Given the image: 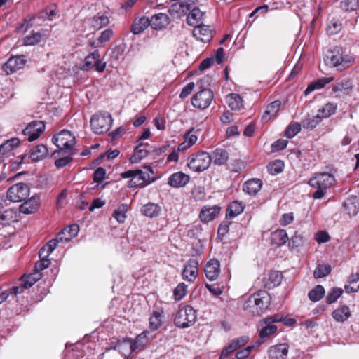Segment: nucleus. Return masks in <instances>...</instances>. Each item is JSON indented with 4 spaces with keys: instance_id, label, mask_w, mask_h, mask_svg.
Returning <instances> with one entry per match:
<instances>
[{
    "instance_id": "obj_62",
    "label": "nucleus",
    "mask_w": 359,
    "mask_h": 359,
    "mask_svg": "<svg viewBox=\"0 0 359 359\" xmlns=\"http://www.w3.org/2000/svg\"><path fill=\"white\" fill-rule=\"evenodd\" d=\"M231 224V222L224 221L222 222L217 229V233L219 236H224L227 234L229 231V226Z\"/></svg>"
},
{
    "instance_id": "obj_8",
    "label": "nucleus",
    "mask_w": 359,
    "mask_h": 359,
    "mask_svg": "<svg viewBox=\"0 0 359 359\" xmlns=\"http://www.w3.org/2000/svg\"><path fill=\"white\" fill-rule=\"evenodd\" d=\"M90 123L94 133L103 134L111 127L112 117L108 112L99 113L92 116Z\"/></svg>"
},
{
    "instance_id": "obj_21",
    "label": "nucleus",
    "mask_w": 359,
    "mask_h": 359,
    "mask_svg": "<svg viewBox=\"0 0 359 359\" xmlns=\"http://www.w3.org/2000/svg\"><path fill=\"white\" fill-rule=\"evenodd\" d=\"M262 181L257 178H252L243 184V190L250 196H255L262 187Z\"/></svg>"
},
{
    "instance_id": "obj_20",
    "label": "nucleus",
    "mask_w": 359,
    "mask_h": 359,
    "mask_svg": "<svg viewBox=\"0 0 359 359\" xmlns=\"http://www.w3.org/2000/svg\"><path fill=\"white\" fill-rule=\"evenodd\" d=\"M170 22V18L167 14L159 13L151 18L150 26L154 29L161 30L165 28Z\"/></svg>"
},
{
    "instance_id": "obj_45",
    "label": "nucleus",
    "mask_w": 359,
    "mask_h": 359,
    "mask_svg": "<svg viewBox=\"0 0 359 359\" xmlns=\"http://www.w3.org/2000/svg\"><path fill=\"white\" fill-rule=\"evenodd\" d=\"M348 293L356 292L359 290V273H352L348 280V284L344 287Z\"/></svg>"
},
{
    "instance_id": "obj_46",
    "label": "nucleus",
    "mask_w": 359,
    "mask_h": 359,
    "mask_svg": "<svg viewBox=\"0 0 359 359\" xmlns=\"http://www.w3.org/2000/svg\"><path fill=\"white\" fill-rule=\"evenodd\" d=\"M42 277L41 273L34 271L29 275H24L21 277L20 281L24 284L27 289L31 287L36 282L40 280Z\"/></svg>"
},
{
    "instance_id": "obj_5",
    "label": "nucleus",
    "mask_w": 359,
    "mask_h": 359,
    "mask_svg": "<svg viewBox=\"0 0 359 359\" xmlns=\"http://www.w3.org/2000/svg\"><path fill=\"white\" fill-rule=\"evenodd\" d=\"M197 311L191 306L185 305L177 313L174 323L180 328H187L194 325L197 320Z\"/></svg>"
},
{
    "instance_id": "obj_43",
    "label": "nucleus",
    "mask_w": 359,
    "mask_h": 359,
    "mask_svg": "<svg viewBox=\"0 0 359 359\" xmlns=\"http://www.w3.org/2000/svg\"><path fill=\"white\" fill-rule=\"evenodd\" d=\"M61 242L58 239V234L56 238L48 241V243L43 245L39 252V256L49 257L53 250L57 247L58 243Z\"/></svg>"
},
{
    "instance_id": "obj_38",
    "label": "nucleus",
    "mask_w": 359,
    "mask_h": 359,
    "mask_svg": "<svg viewBox=\"0 0 359 359\" xmlns=\"http://www.w3.org/2000/svg\"><path fill=\"white\" fill-rule=\"evenodd\" d=\"M226 102L232 110H240L243 107L242 97L236 93L226 95Z\"/></svg>"
},
{
    "instance_id": "obj_11",
    "label": "nucleus",
    "mask_w": 359,
    "mask_h": 359,
    "mask_svg": "<svg viewBox=\"0 0 359 359\" xmlns=\"http://www.w3.org/2000/svg\"><path fill=\"white\" fill-rule=\"evenodd\" d=\"M144 339V337L138 335L135 340L130 339H124L116 345V348L126 358H128L132 353L137 349L140 348L142 344H138L140 339Z\"/></svg>"
},
{
    "instance_id": "obj_29",
    "label": "nucleus",
    "mask_w": 359,
    "mask_h": 359,
    "mask_svg": "<svg viewBox=\"0 0 359 359\" xmlns=\"http://www.w3.org/2000/svg\"><path fill=\"white\" fill-rule=\"evenodd\" d=\"M149 145L148 144L139 143L134 149V152L131 156L130 161L134 163L140 161L144 158L149 154L147 147Z\"/></svg>"
},
{
    "instance_id": "obj_54",
    "label": "nucleus",
    "mask_w": 359,
    "mask_h": 359,
    "mask_svg": "<svg viewBox=\"0 0 359 359\" xmlns=\"http://www.w3.org/2000/svg\"><path fill=\"white\" fill-rule=\"evenodd\" d=\"M342 25L334 19L328 21L326 32L328 35L337 34L341 29Z\"/></svg>"
},
{
    "instance_id": "obj_14",
    "label": "nucleus",
    "mask_w": 359,
    "mask_h": 359,
    "mask_svg": "<svg viewBox=\"0 0 359 359\" xmlns=\"http://www.w3.org/2000/svg\"><path fill=\"white\" fill-rule=\"evenodd\" d=\"M198 272V261L195 258L190 259L184 265V268L182 271L183 278L189 282H193L197 278Z\"/></svg>"
},
{
    "instance_id": "obj_48",
    "label": "nucleus",
    "mask_w": 359,
    "mask_h": 359,
    "mask_svg": "<svg viewBox=\"0 0 359 359\" xmlns=\"http://www.w3.org/2000/svg\"><path fill=\"white\" fill-rule=\"evenodd\" d=\"M321 117L317 114L316 116H307L302 121V126L304 128L313 130L322 121Z\"/></svg>"
},
{
    "instance_id": "obj_22",
    "label": "nucleus",
    "mask_w": 359,
    "mask_h": 359,
    "mask_svg": "<svg viewBox=\"0 0 359 359\" xmlns=\"http://www.w3.org/2000/svg\"><path fill=\"white\" fill-rule=\"evenodd\" d=\"M204 15V12H202L198 8H194L188 14L187 22L189 25L194 27L203 25Z\"/></svg>"
},
{
    "instance_id": "obj_50",
    "label": "nucleus",
    "mask_w": 359,
    "mask_h": 359,
    "mask_svg": "<svg viewBox=\"0 0 359 359\" xmlns=\"http://www.w3.org/2000/svg\"><path fill=\"white\" fill-rule=\"evenodd\" d=\"M284 165L283 161L276 160L268 164L267 170L271 175H276L283 172Z\"/></svg>"
},
{
    "instance_id": "obj_31",
    "label": "nucleus",
    "mask_w": 359,
    "mask_h": 359,
    "mask_svg": "<svg viewBox=\"0 0 359 359\" xmlns=\"http://www.w3.org/2000/svg\"><path fill=\"white\" fill-rule=\"evenodd\" d=\"M210 158H212V162L214 164L217 165H223L226 164L229 160V154L228 152L221 148L216 149L210 155Z\"/></svg>"
},
{
    "instance_id": "obj_6",
    "label": "nucleus",
    "mask_w": 359,
    "mask_h": 359,
    "mask_svg": "<svg viewBox=\"0 0 359 359\" xmlns=\"http://www.w3.org/2000/svg\"><path fill=\"white\" fill-rule=\"evenodd\" d=\"M212 163V158L206 151L191 154L187 158V166L194 172H201L207 170Z\"/></svg>"
},
{
    "instance_id": "obj_59",
    "label": "nucleus",
    "mask_w": 359,
    "mask_h": 359,
    "mask_svg": "<svg viewBox=\"0 0 359 359\" xmlns=\"http://www.w3.org/2000/svg\"><path fill=\"white\" fill-rule=\"evenodd\" d=\"M39 257L40 260L35 263L34 271L41 273V271L49 266L50 261L48 259V257L39 256Z\"/></svg>"
},
{
    "instance_id": "obj_56",
    "label": "nucleus",
    "mask_w": 359,
    "mask_h": 359,
    "mask_svg": "<svg viewBox=\"0 0 359 359\" xmlns=\"http://www.w3.org/2000/svg\"><path fill=\"white\" fill-rule=\"evenodd\" d=\"M301 130V124L298 123H290L285 130V136L292 138Z\"/></svg>"
},
{
    "instance_id": "obj_9",
    "label": "nucleus",
    "mask_w": 359,
    "mask_h": 359,
    "mask_svg": "<svg viewBox=\"0 0 359 359\" xmlns=\"http://www.w3.org/2000/svg\"><path fill=\"white\" fill-rule=\"evenodd\" d=\"M29 186L23 182L17 183L11 186L7 191L8 199L13 203L22 202L29 195Z\"/></svg>"
},
{
    "instance_id": "obj_63",
    "label": "nucleus",
    "mask_w": 359,
    "mask_h": 359,
    "mask_svg": "<svg viewBox=\"0 0 359 359\" xmlns=\"http://www.w3.org/2000/svg\"><path fill=\"white\" fill-rule=\"evenodd\" d=\"M294 221V215L292 212L285 213L282 215L279 219V223L281 226H287L290 224Z\"/></svg>"
},
{
    "instance_id": "obj_61",
    "label": "nucleus",
    "mask_w": 359,
    "mask_h": 359,
    "mask_svg": "<svg viewBox=\"0 0 359 359\" xmlns=\"http://www.w3.org/2000/svg\"><path fill=\"white\" fill-rule=\"evenodd\" d=\"M106 176V170L102 167H99L95 170L93 174V181L96 183L101 182Z\"/></svg>"
},
{
    "instance_id": "obj_39",
    "label": "nucleus",
    "mask_w": 359,
    "mask_h": 359,
    "mask_svg": "<svg viewBox=\"0 0 359 359\" xmlns=\"http://www.w3.org/2000/svg\"><path fill=\"white\" fill-rule=\"evenodd\" d=\"M20 144V140L16 137L6 140L0 145V154L8 156L15 147Z\"/></svg>"
},
{
    "instance_id": "obj_33",
    "label": "nucleus",
    "mask_w": 359,
    "mask_h": 359,
    "mask_svg": "<svg viewBox=\"0 0 359 359\" xmlns=\"http://www.w3.org/2000/svg\"><path fill=\"white\" fill-rule=\"evenodd\" d=\"M289 240L287 233L284 229H277L271 234V241L273 245L281 246L285 245Z\"/></svg>"
},
{
    "instance_id": "obj_32",
    "label": "nucleus",
    "mask_w": 359,
    "mask_h": 359,
    "mask_svg": "<svg viewBox=\"0 0 359 359\" xmlns=\"http://www.w3.org/2000/svg\"><path fill=\"white\" fill-rule=\"evenodd\" d=\"M343 207L348 215H355L359 212V200L356 197L348 198L344 202Z\"/></svg>"
},
{
    "instance_id": "obj_44",
    "label": "nucleus",
    "mask_w": 359,
    "mask_h": 359,
    "mask_svg": "<svg viewBox=\"0 0 359 359\" xmlns=\"http://www.w3.org/2000/svg\"><path fill=\"white\" fill-rule=\"evenodd\" d=\"M261 329L259 330V337L261 339L269 337L277 331V326L270 323H264V319L259 321Z\"/></svg>"
},
{
    "instance_id": "obj_42",
    "label": "nucleus",
    "mask_w": 359,
    "mask_h": 359,
    "mask_svg": "<svg viewBox=\"0 0 359 359\" xmlns=\"http://www.w3.org/2000/svg\"><path fill=\"white\" fill-rule=\"evenodd\" d=\"M129 210V205L126 203L120 204L112 214V217L119 223L123 224L126 219V214Z\"/></svg>"
},
{
    "instance_id": "obj_12",
    "label": "nucleus",
    "mask_w": 359,
    "mask_h": 359,
    "mask_svg": "<svg viewBox=\"0 0 359 359\" xmlns=\"http://www.w3.org/2000/svg\"><path fill=\"white\" fill-rule=\"evenodd\" d=\"M45 123L41 121H33L23 130V135L27 140L32 142L38 139L45 130Z\"/></svg>"
},
{
    "instance_id": "obj_15",
    "label": "nucleus",
    "mask_w": 359,
    "mask_h": 359,
    "mask_svg": "<svg viewBox=\"0 0 359 359\" xmlns=\"http://www.w3.org/2000/svg\"><path fill=\"white\" fill-rule=\"evenodd\" d=\"M26 62L24 56H15L10 57L8 61L4 65L3 70L7 74H11L18 69L22 68Z\"/></svg>"
},
{
    "instance_id": "obj_25",
    "label": "nucleus",
    "mask_w": 359,
    "mask_h": 359,
    "mask_svg": "<svg viewBox=\"0 0 359 359\" xmlns=\"http://www.w3.org/2000/svg\"><path fill=\"white\" fill-rule=\"evenodd\" d=\"M334 80V76L322 77L313 81L309 83L304 91L306 95H309L315 90L323 88L327 84L332 83Z\"/></svg>"
},
{
    "instance_id": "obj_3",
    "label": "nucleus",
    "mask_w": 359,
    "mask_h": 359,
    "mask_svg": "<svg viewBox=\"0 0 359 359\" xmlns=\"http://www.w3.org/2000/svg\"><path fill=\"white\" fill-rule=\"evenodd\" d=\"M335 182V177L332 174L328 172L316 173L308 182L309 186L316 189L313 194V198L314 199L323 198L327 194V189L333 186Z\"/></svg>"
},
{
    "instance_id": "obj_16",
    "label": "nucleus",
    "mask_w": 359,
    "mask_h": 359,
    "mask_svg": "<svg viewBox=\"0 0 359 359\" xmlns=\"http://www.w3.org/2000/svg\"><path fill=\"white\" fill-rule=\"evenodd\" d=\"M193 35L198 41L209 43L213 36L212 30L207 25L195 27L193 30Z\"/></svg>"
},
{
    "instance_id": "obj_27",
    "label": "nucleus",
    "mask_w": 359,
    "mask_h": 359,
    "mask_svg": "<svg viewBox=\"0 0 359 359\" xmlns=\"http://www.w3.org/2000/svg\"><path fill=\"white\" fill-rule=\"evenodd\" d=\"M351 316V312L348 306L341 305L334 309L332 313L334 320L338 323H343Z\"/></svg>"
},
{
    "instance_id": "obj_60",
    "label": "nucleus",
    "mask_w": 359,
    "mask_h": 359,
    "mask_svg": "<svg viewBox=\"0 0 359 359\" xmlns=\"http://www.w3.org/2000/svg\"><path fill=\"white\" fill-rule=\"evenodd\" d=\"M314 238L318 244H322L330 241V236L327 231H319L315 233Z\"/></svg>"
},
{
    "instance_id": "obj_58",
    "label": "nucleus",
    "mask_w": 359,
    "mask_h": 359,
    "mask_svg": "<svg viewBox=\"0 0 359 359\" xmlns=\"http://www.w3.org/2000/svg\"><path fill=\"white\" fill-rule=\"evenodd\" d=\"M44 35L39 32H33L29 36H26L24 45H35L42 41Z\"/></svg>"
},
{
    "instance_id": "obj_36",
    "label": "nucleus",
    "mask_w": 359,
    "mask_h": 359,
    "mask_svg": "<svg viewBox=\"0 0 359 359\" xmlns=\"http://www.w3.org/2000/svg\"><path fill=\"white\" fill-rule=\"evenodd\" d=\"M244 210V206L241 202L234 201L231 202L226 211V217L233 219L240 215Z\"/></svg>"
},
{
    "instance_id": "obj_51",
    "label": "nucleus",
    "mask_w": 359,
    "mask_h": 359,
    "mask_svg": "<svg viewBox=\"0 0 359 359\" xmlns=\"http://www.w3.org/2000/svg\"><path fill=\"white\" fill-rule=\"evenodd\" d=\"M163 312L154 311L153 314L149 318V327L151 330H157L162 323Z\"/></svg>"
},
{
    "instance_id": "obj_26",
    "label": "nucleus",
    "mask_w": 359,
    "mask_h": 359,
    "mask_svg": "<svg viewBox=\"0 0 359 359\" xmlns=\"http://www.w3.org/2000/svg\"><path fill=\"white\" fill-rule=\"evenodd\" d=\"M39 206V197L32 196L29 199H25L20 205V211L25 214H32L35 212Z\"/></svg>"
},
{
    "instance_id": "obj_35",
    "label": "nucleus",
    "mask_w": 359,
    "mask_h": 359,
    "mask_svg": "<svg viewBox=\"0 0 359 359\" xmlns=\"http://www.w3.org/2000/svg\"><path fill=\"white\" fill-rule=\"evenodd\" d=\"M90 22L91 27L98 30L107 26L109 22V19L107 15L98 13L90 20Z\"/></svg>"
},
{
    "instance_id": "obj_53",
    "label": "nucleus",
    "mask_w": 359,
    "mask_h": 359,
    "mask_svg": "<svg viewBox=\"0 0 359 359\" xmlns=\"http://www.w3.org/2000/svg\"><path fill=\"white\" fill-rule=\"evenodd\" d=\"M331 272V266L328 264H320L314 271L313 276L316 278H323Z\"/></svg>"
},
{
    "instance_id": "obj_28",
    "label": "nucleus",
    "mask_w": 359,
    "mask_h": 359,
    "mask_svg": "<svg viewBox=\"0 0 359 359\" xmlns=\"http://www.w3.org/2000/svg\"><path fill=\"white\" fill-rule=\"evenodd\" d=\"M161 212V206L154 203H148L141 208V213L149 218L157 217Z\"/></svg>"
},
{
    "instance_id": "obj_4",
    "label": "nucleus",
    "mask_w": 359,
    "mask_h": 359,
    "mask_svg": "<svg viewBox=\"0 0 359 359\" xmlns=\"http://www.w3.org/2000/svg\"><path fill=\"white\" fill-rule=\"evenodd\" d=\"M353 88L354 85L352 80L344 77L337 79L334 83L327 88V90L330 97L343 100L346 97L351 95Z\"/></svg>"
},
{
    "instance_id": "obj_2",
    "label": "nucleus",
    "mask_w": 359,
    "mask_h": 359,
    "mask_svg": "<svg viewBox=\"0 0 359 359\" xmlns=\"http://www.w3.org/2000/svg\"><path fill=\"white\" fill-rule=\"evenodd\" d=\"M270 304V294L265 290H259L250 295L245 301L243 309L249 314L259 316L266 311Z\"/></svg>"
},
{
    "instance_id": "obj_23",
    "label": "nucleus",
    "mask_w": 359,
    "mask_h": 359,
    "mask_svg": "<svg viewBox=\"0 0 359 359\" xmlns=\"http://www.w3.org/2000/svg\"><path fill=\"white\" fill-rule=\"evenodd\" d=\"M79 227L76 224L69 225L64 228L58 233V239L61 243H67L71 241L73 238L76 237L79 233Z\"/></svg>"
},
{
    "instance_id": "obj_37",
    "label": "nucleus",
    "mask_w": 359,
    "mask_h": 359,
    "mask_svg": "<svg viewBox=\"0 0 359 359\" xmlns=\"http://www.w3.org/2000/svg\"><path fill=\"white\" fill-rule=\"evenodd\" d=\"M337 109V104L334 102H328L318 109V114L322 119L330 117L334 114Z\"/></svg>"
},
{
    "instance_id": "obj_24",
    "label": "nucleus",
    "mask_w": 359,
    "mask_h": 359,
    "mask_svg": "<svg viewBox=\"0 0 359 359\" xmlns=\"http://www.w3.org/2000/svg\"><path fill=\"white\" fill-rule=\"evenodd\" d=\"M149 177L150 176L148 173L144 172L140 170H137L135 177L129 181L128 187H143L150 183V182H149Z\"/></svg>"
},
{
    "instance_id": "obj_64",
    "label": "nucleus",
    "mask_w": 359,
    "mask_h": 359,
    "mask_svg": "<svg viewBox=\"0 0 359 359\" xmlns=\"http://www.w3.org/2000/svg\"><path fill=\"white\" fill-rule=\"evenodd\" d=\"M196 201H203L205 198V193L202 187H196L191 192Z\"/></svg>"
},
{
    "instance_id": "obj_1",
    "label": "nucleus",
    "mask_w": 359,
    "mask_h": 359,
    "mask_svg": "<svg viewBox=\"0 0 359 359\" xmlns=\"http://www.w3.org/2000/svg\"><path fill=\"white\" fill-rule=\"evenodd\" d=\"M324 61L330 67L341 66L344 68L353 65L355 57L349 48L343 46H332L323 51Z\"/></svg>"
},
{
    "instance_id": "obj_19",
    "label": "nucleus",
    "mask_w": 359,
    "mask_h": 359,
    "mask_svg": "<svg viewBox=\"0 0 359 359\" xmlns=\"http://www.w3.org/2000/svg\"><path fill=\"white\" fill-rule=\"evenodd\" d=\"M289 346L287 344H280L272 346L269 348L270 359H286L288 354Z\"/></svg>"
},
{
    "instance_id": "obj_57",
    "label": "nucleus",
    "mask_w": 359,
    "mask_h": 359,
    "mask_svg": "<svg viewBox=\"0 0 359 359\" xmlns=\"http://www.w3.org/2000/svg\"><path fill=\"white\" fill-rule=\"evenodd\" d=\"M341 7L346 11H356L359 9V0H343Z\"/></svg>"
},
{
    "instance_id": "obj_47",
    "label": "nucleus",
    "mask_w": 359,
    "mask_h": 359,
    "mask_svg": "<svg viewBox=\"0 0 359 359\" xmlns=\"http://www.w3.org/2000/svg\"><path fill=\"white\" fill-rule=\"evenodd\" d=\"M97 57H100V54L97 50L94 51L90 55L86 57L83 64L80 69L83 71H88L93 69L95 66Z\"/></svg>"
},
{
    "instance_id": "obj_13",
    "label": "nucleus",
    "mask_w": 359,
    "mask_h": 359,
    "mask_svg": "<svg viewBox=\"0 0 359 359\" xmlns=\"http://www.w3.org/2000/svg\"><path fill=\"white\" fill-rule=\"evenodd\" d=\"M221 210L219 205H204L199 212V219L203 223H208L217 217Z\"/></svg>"
},
{
    "instance_id": "obj_10",
    "label": "nucleus",
    "mask_w": 359,
    "mask_h": 359,
    "mask_svg": "<svg viewBox=\"0 0 359 359\" xmlns=\"http://www.w3.org/2000/svg\"><path fill=\"white\" fill-rule=\"evenodd\" d=\"M213 92L210 89H203L196 93L191 98L194 107L200 110L207 109L212 102Z\"/></svg>"
},
{
    "instance_id": "obj_41",
    "label": "nucleus",
    "mask_w": 359,
    "mask_h": 359,
    "mask_svg": "<svg viewBox=\"0 0 359 359\" xmlns=\"http://www.w3.org/2000/svg\"><path fill=\"white\" fill-rule=\"evenodd\" d=\"M149 25L150 19L146 17H142L134 21L130 30L133 34H137L142 32Z\"/></svg>"
},
{
    "instance_id": "obj_52",
    "label": "nucleus",
    "mask_w": 359,
    "mask_h": 359,
    "mask_svg": "<svg viewBox=\"0 0 359 359\" xmlns=\"http://www.w3.org/2000/svg\"><path fill=\"white\" fill-rule=\"evenodd\" d=\"M187 293V285L184 283H180L174 289L173 297L175 300H181Z\"/></svg>"
},
{
    "instance_id": "obj_55",
    "label": "nucleus",
    "mask_w": 359,
    "mask_h": 359,
    "mask_svg": "<svg viewBox=\"0 0 359 359\" xmlns=\"http://www.w3.org/2000/svg\"><path fill=\"white\" fill-rule=\"evenodd\" d=\"M344 290L339 287H334L329 292L326 302L327 304L334 303L343 294Z\"/></svg>"
},
{
    "instance_id": "obj_40",
    "label": "nucleus",
    "mask_w": 359,
    "mask_h": 359,
    "mask_svg": "<svg viewBox=\"0 0 359 359\" xmlns=\"http://www.w3.org/2000/svg\"><path fill=\"white\" fill-rule=\"evenodd\" d=\"M48 154V149L44 144H39L31 150L29 157L33 161H39Z\"/></svg>"
},
{
    "instance_id": "obj_34",
    "label": "nucleus",
    "mask_w": 359,
    "mask_h": 359,
    "mask_svg": "<svg viewBox=\"0 0 359 359\" xmlns=\"http://www.w3.org/2000/svg\"><path fill=\"white\" fill-rule=\"evenodd\" d=\"M283 280V275L278 271H270L266 278L265 285L269 289L279 285Z\"/></svg>"
},
{
    "instance_id": "obj_17",
    "label": "nucleus",
    "mask_w": 359,
    "mask_h": 359,
    "mask_svg": "<svg viewBox=\"0 0 359 359\" xmlns=\"http://www.w3.org/2000/svg\"><path fill=\"white\" fill-rule=\"evenodd\" d=\"M206 278L210 281L216 280L220 273V263L216 259H212L207 262L204 268Z\"/></svg>"
},
{
    "instance_id": "obj_30",
    "label": "nucleus",
    "mask_w": 359,
    "mask_h": 359,
    "mask_svg": "<svg viewBox=\"0 0 359 359\" xmlns=\"http://www.w3.org/2000/svg\"><path fill=\"white\" fill-rule=\"evenodd\" d=\"M281 106L280 100H275L269 104L262 116V121L268 122L276 117Z\"/></svg>"
},
{
    "instance_id": "obj_7",
    "label": "nucleus",
    "mask_w": 359,
    "mask_h": 359,
    "mask_svg": "<svg viewBox=\"0 0 359 359\" xmlns=\"http://www.w3.org/2000/svg\"><path fill=\"white\" fill-rule=\"evenodd\" d=\"M53 142L58 148L55 153L63 151L65 154H72L73 147L76 143L75 137L69 130H63L55 135L53 137Z\"/></svg>"
},
{
    "instance_id": "obj_18",
    "label": "nucleus",
    "mask_w": 359,
    "mask_h": 359,
    "mask_svg": "<svg viewBox=\"0 0 359 359\" xmlns=\"http://www.w3.org/2000/svg\"><path fill=\"white\" fill-rule=\"evenodd\" d=\"M190 180L189 175L182 172H177L172 174L168 180V184L174 188H180L186 186Z\"/></svg>"
},
{
    "instance_id": "obj_49",
    "label": "nucleus",
    "mask_w": 359,
    "mask_h": 359,
    "mask_svg": "<svg viewBox=\"0 0 359 359\" xmlns=\"http://www.w3.org/2000/svg\"><path fill=\"white\" fill-rule=\"evenodd\" d=\"M325 290L324 287L320 285H318L309 292L308 297L311 301L316 302L320 300L325 296Z\"/></svg>"
}]
</instances>
